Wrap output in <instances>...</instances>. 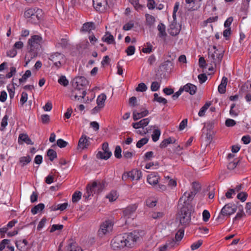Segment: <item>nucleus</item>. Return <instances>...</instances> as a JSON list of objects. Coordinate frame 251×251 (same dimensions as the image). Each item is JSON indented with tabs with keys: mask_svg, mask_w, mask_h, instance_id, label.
Here are the masks:
<instances>
[{
	"mask_svg": "<svg viewBox=\"0 0 251 251\" xmlns=\"http://www.w3.org/2000/svg\"><path fill=\"white\" fill-rule=\"evenodd\" d=\"M139 238V234L135 231L119 234L111 240V246L115 250L125 247L131 248L133 246Z\"/></svg>",
	"mask_w": 251,
	"mask_h": 251,
	"instance_id": "obj_1",
	"label": "nucleus"
},
{
	"mask_svg": "<svg viewBox=\"0 0 251 251\" xmlns=\"http://www.w3.org/2000/svg\"><path fill=\"white\" fill-rule=\"evenodd\" d=\"M42 41V38L38 35L32 36L28 40V51L25 54V66L27 65L32 58L36 57L38 55L41 47Z\"/></svg>",
	"mask_w": 251,
	"mask_h": 251,
	"instance_id": "obj_2",
	"label": "nucleus"
},
{
	"mask_svg": "<svg viewBox=\"0 0 251 251\" xmlns=\"http://www.w3.org/2000/svg\"><path fill=\"white\" fill-rule=\"evenodd\" d=\"M192 211L193 206L189 204L182 205L180 207L177 215V219L179 220L180 224L183 226L186 227L189 224Z\"/></svg>",
	"mask_w": 251,
	"mask_h": 251,
	"instance_id": "obj_3",
	"label": "nucleus"
},
{
	"mask_svg": "<svg viewBox=\"0 0 251 251\" xmlns=\"http://www.w3.org/2000/svg\"><path fill=\"white\" fill-rule=\"evenodd\" d=\"M104 187L103 182L100 181H93L89 183L86 186V192L84 195L85 199L89 200L91 199V196H93L95 194H98L102 191Z\"/></svg>",
	"mask_w": 251,
	"mask_h": 251,
	"instance_id": "obj_4",
	"label": "nucleus"
},
{
	"mask_svg": "<svg viewBox=\"0 0 251 251\" xmlns=\"http://www.w3.org/2000/svg\"><path fill=\"white\" fill-rule=\"evenodd\" d=\"M237 206L233 203L226 204L221 209L218 219L224 220L225 217H229L237 210Z\"/></svg>",
	"mask_w": 251,
	"mask_h": 251,
	"instance_id": "obj_5",
	"label": "nucleus"
},
{
	"mask_svg": "<svg viewBox=\"0 0 251 251\" xmlns=\"http://www.w3.org/2000/svg\"><path fill=\"white\" fill-rule=\"evenodd\" d=\"M86 94V90L74 88L71 92L70 97L72 100H79L81 98L80 101L85 103L89 100L88 97L85 98Z\"/></svg>",
	"mask_w": 251,
	"mask_h": 251,
	"instance_id": "obj_6",
	"label": "nucleus"
},
{
	"mask_svg": "<svg viewBox=\"0 0 251 251\" xmlns=\"http://www.w3.org/2000/svg\"><path fill=\"white\" fill-rule=\"evenodd\" d=\"M224 51H219L218 50H214L213 52L209 51L208 57L216 67L218 65H220L224 56Z\"/></svg>",
	"mask_w": 251,
	"mask_h": 251,
	"instance_id": "obj_7",
	"label": "nucleus"
},
{
	"mask_svg": "<svg viewBox=\"0 0 251 251\" xmlns=\"http://www.w3.org/2000/svg\"><path fill=\"white\" fill-rule=\"evenodd\" d=\"M113 223L111 220H106L100 226L98 230V234L99 237H103L105 235L112 231L113 229Z\"/></svg>",
	"mask_w": 251,
	"mask_h": 251,
	"instance_id": "obj_8",
	"label": "nucleus"
},
{
	"mask_svg": "<svg viewBox=\"0 0 251 251\" xmlns=\"http://www.w3.org/2000/svg\"><path fill=\"white\" fill-rule=\"evenodd\" d=\"M73 88L85 89V87L88 84V81L84 76H78L74 78L72 81Z\"/></svg>",
	"mask_w": 251,
	"mask_h": 251,
	"instance_id": "obj_9",
	"label": "nucleus"
},
{
	"mask_svg": "<svg viewBox=\"0 0 251 251\" xmlns=\"http://www.w3.org/2000/svg\"><path fill=\"white\" fill-rule=\"evenodd\" d=\"M102 149L103 152L106 153V156H103L102 151H99L96 155L97 158L100 159L107 160L112 155V152L109 151L108 143L107 142H104L103 143L102 145Z\"/></svg>",
	"mask_w": 251,
	"mask_h": 251,
	"instance_id": "obj_10",
	"label": "nucleus"
},
{
	"mask_svg": "<svg viewBox=\"0 0 251 251\" xmlns=\"http://www.w3.org/2000/svg\"><path fill=\"white\" fill-rule=\"evenodd\" d=\"M94 7L97 11L102 12L108 6L107 0H93Z\"/></svg>",
	"mask_w": 251,
	"mask_h": 251,
	"instance_id": "obj_11",
	"label": "nucleus"
},
{
	"mask_svg": "<svg viewBox=\"0 0 251 251\" xmlns=\"http://www.w3.org/2000/svg\"><path fill=\"white\" fill-rule=\"evenodd\" d=\"M194 197L191 195L190 193L185 192L183 195L179 199L178 201V205L181 204V202H183L182 205H186L187 204L192 205L191 201L193 200Z\"/></svg>",
	"mask_w": 251,
	"mask_h": 251,
	"instance_id": "obj_12",
	"label": "nucleus"
},
{
	"mask_svg": "<svg viewBox=\"0 0 251 251\" xmlns=\"http://www.w3.org/2000/svg\"><path fill=\"white\" fill-rule=\"evenodd\" d=\"M181 29V25L176 23V20L173 19L172 23L170 25V34L172 36L178 35Z\"/></svg>",
	"mask_w": 251,
	"mask_h": 251,
	"instance_id": "obj_13",
	"label": "nucleus"
},
{
	"mask_svg": "<svg viewBox=\"0 0 251 251\" xmlns=\"http://www.w3.org/2000/svg\"><path fill=\"white\" fill-rule=\"evenodd\" d=\"M159 176L157 173L153 172L148 175L147 177V181L149 184L154 187L158 182Z\"/></svg>",
	"mask_w": 251,
	"mask_h": 251,
	"instance_id": "obj_14",
	"label": "nucleus"
},
{
	"mask_svg": "<svg viewBox=\"0 0 251 251\" xmlns=\"http://www.w3.org/2000/svg\"><path fill=\"white\" fill-rule=\"evenodd\" d=\"M89 139L86 135H82L79 140L78 147L83 150L87 149L90 145Z\"/></svg>",
	"mask_w": 251,
	"mask_h": 251,
	"instance_id": "obj_15",
	"label": "nucleus"
},
{
	"mask_svg": "<svg viewBox=\"0 0 251 251\" xmlns=\"http://www.w3.org/2000/svg\"><path fill=\"white\" fill-rule=\"evenodd\" d=\"M42 17V10L37 9L29 21L32 24H37L39 23Z\"/></svg>",
	"mask_w": 251,
	"mask_h": 251,
	"instance_id": "obj_16",
	"label": "nucleus"
},
{
	"mask_svg": "<svg viewBox=\"0 0 251 251\" xmlns=\"http://www.w3.org/2000/svg\"><path fill=\"white\" fill-rule=\"evenodd\" d=\"M181 88L182 89L183 91H185L188 92L191 95L195 94L197 89L196 85L189 83L186 84L183 87H181Z\"/></svg>",
	"mask_w": 251,
	"mask_h": 251,
	"instance_id": "obj_17",
	"label": "nucleus"
},
{
	"mask_svg": "<svg viewBox=\"0 0 251 251\" xmlns=\"http://www.w3.org/2000/svg\"><path fill=\"white\" fill-rule=\"evenodd\" d=\"M137 208V205L136 204L129 205L123 211L124 216L129 218L131 215L135 212Z\"/></svg>",
	"mask_w": 251,
	"mask_h": 251,
	"instance_id": "obj_18",
	"label": "nucleus"
},
{
	"mask_svg": "<svg viewBox=\"0 0 251 251\" xmlns=\"http://www.w3.org/2000/svg\"><path fill=\"white\" fill-rule=\"evenodd\" d=\"M150 120L149 118H145L140 120L139 122L133 123L132 126L133 128L138 129L141 127L144 128L149 123Z\"/></svg>",
	"mask_w": 251,
	"mask_h": 251,
	"instance_id": "obj_19",
	"label": "nucleus"
},
{
	"mask_svg": "<svg viewBox=\"0 0 251 251\" xmlns=\"http://www.w3.org/2000/svg\"><path fill=\"white\" fill-rule=\"evenodd\" d=\"M102 40L108 44H115L116 43L113 36L108 31L105 32V35L102 38Z\"/></svg>",
	"mask_w": 251,
	"mask_h": 251,
	"instance_id": "obj_20",
	"label": "nucleus"
},
{
	"mask_svg": "<svg viewBox=\"0 0 251 251\" xmlns=\"http://www.w3.org/2000/svg\"><path fill=\"white\" fill-rule=\"evenodd\" d=\"M129 178L133 180H139L142 177V173L140 171L138 170H133L129 172Z\"/></svg>",
	"mask_w": 251,
	"mask_h": 251,
	"instance_id": "obj_21",
	"label": "nucleus"
},
{
	"mask_svg": "<svg viewBox=\"0 0 251 251\" xmlns=\"http://www.w3.org/2000/svg\"><path fill=\"white\" fill-rule=\"evenodd\" d=\"M227 83V78L226 76H224L222 78L221 82L218 86V92L220 94H225L226 91V86Z\"/></svg>",
	"mask_w": 251,
	"mask_h": 251,
	"instance_id": "obj_22",
	"label": "nucleus"
},
{
	"mask_svg": "<svg viewBox=\"0 0 251 251\" xmlns=\"http://www.w3.org/2000/svg\"><path fill=\"white\" fill-rule=\"evenodd\" d=\"M157 29L159 31L158 36L160 38L165 39L167 35L166 32V26L163 23H160L157 26Z\"/></svg>",
	"mask_w": 251,
	"mask_h": 251,
	"instance_id": "obj_23",
	"label": "nucleus"
},
{
	"mask_svg": "<svg viewBox=\"0 0 251 251\" xmlns=\"http://www.w3.org/2000/svg\"><path fill=\"white\" fill-rule=\"evenodd\" d=\"M149 114V111L145 110L141 112H137L136 110L133 111V119L134 121H137L142 117H145Z\"/></svg>",
	"mask_w": 251,
	"mask_h": 251,
	"instance_id": "obj_24",
	"label": "nucleus"
},
{
	"mask_svg": "<svg viewBox=\"0 0 251 251\" xmlns=\"http://www.w3.org/2000/svg\"><path fill=\"white\" fill-rule=\"evenodd\" d=\"M164 71L170 72L173 69V63L170 60H167L163 62L160 67Z\"/></svg>",
	"mask_w": 251,
	"mask_h": 251,
	"instance_id": "obj_25",
	"label": "nucleus"
},
{
	"mask_svg": "<svg viewBox=\"0 0 251 251\" xmlns=\"http://www.w3.org/2000/svg\"><path fill=\"white\" fill-rule=\"evenodd\" d=\"M95 28V24L93 22H87L84 23L81 28V30L84 32H90L92 29Z\"/></svg>",
	"mask_w": 251,
	"mask_h": 251,
	"instance_id": "obj_26",
	"label": "nucleus"
},
{
	"mask_svg": "<svg viewBox=\"0 0 251 251\" xmlns=\"http://www.w3.org/2000/svg\"><path fill=\"white\" fill-rule=\"evenodd\" d=\"M27 244L28 242L26 239H24L22 241L21 240L17 241L15 242L16 247L21 251H23Z\"/></svg>",
	"mask_w": 251,
	"mask_h": 251,
	"instance_id": "obj_27",
	"label": "nucleus"
},
{
	"mask_svg": "<svg viewBox=\"0 0 251 251\" xmlns=\"http://www.w3.org/2000/svg\"><path fill=\"white\" fill-rule=\"evenodd\" d=\"M176 142V139H173L171 137L168 138L167 139H165L163 140L160 144V148H166L169 144L172 143H175Z\"/></svg>",
	"mask_w": 251,
	"mask_h": 251,
	"instance_id": "obj_28",
	"label": "nucleus"
},
{
	"mask_svg": "<svg viewBox=\"0 0 251 251\" xmlns=\"http://www.w3.org/2000/svg\"><path fill=\"white\" fill-rule=\"evenodd\" d=\"M67 251H82V250L75 242L69 244L67 247Z\"/></svg>",
	"mask_w": 251,
	"mask_h": 251,
	"instance_id": "obj_29",
	"label": "nucleus"
},
{
	"mask_svg": "<svg viewBox=\"0 0 251 251\" xmlns=\"http://www.w3.org/2000/svg\"><path fill=\"white\" fill-rule=\"evenodd\" d=\"M22 140L27 145H33V142L29 138L27 134H20L19 136L18 140Z\"/></svg>",
	"mask_w": 251,
	"mask_h": 251,
	"instance_id": "obj_30",
	"label": "nucleus"
},
{
	"mask_svg": "<svg viewBox=\"0 0 251 251\" xmlns=\"http://www.w3.org/2000/svg\"><path fill=\"white\" fill-rule=\"evenodd\" d=\"M45 208L44 204L42 203H39L38 204L34 206L31 210V213L35 215L38 212L42 211Z\"/></svg>",
	"mask_w": 251,
	"mask_h": 251,
	"instance_id": "obj_31",
	"label": "nucleus"
},
{
	"mask_svg": "<svg viewBox=\"0 0 251 251\" xmlns=\"http://www.w3.org/2000/svg\"><path fill=\"white\" fill-rule=\"evenodd\" d=\"M64 58V55L58 52H55L50 55L49 59L54 62V60H62Z\"/></svg>",
	"mask_w": 251,
	"mask_h": 251,
	"instance_id": "obj_32",
	"label": "nucleus"
},
{
	"mask_svg": "<svg viewBox=\"0 0 251 251\" xmlns=\"http://www.w3.org/2000/svg\"><path fill=\"white\" fill-rule=\"evenodd\" d=\"M106 99V96L104 94H101L100 96H99L97 100V103L98 105V106H100L103 107Z\"/></svg>",
	"mask_w": 251,
	"mask_h": 251,
	"instance_id": "obj_33",
	"label": "nucleus"
},
{
	"mask_svg": "<svg viewBox=\"0 0 251 251\" xmlns=\"http://www.w3.org/2000/svg\"><path fill=\"white\" fill-rule=\"evenodd\" d=\"M211 102H206L204 105L201 108L199 112L198 115L200 117H202L205 115V113L208 108L210 106Z\"/></svg>",
	"mask_w": 251,
	"mask_h": 251,
	"instance_id": "obj_34",
	"label": "nucleus"
},
{
	"mask_svg": "<svg viewBox=\"0 0 251 251\" xmlns=\"http://www.w3.org/2000/svg\"><path fill=\"white\" fill-rule=\"evenodd\" d=\"M31 75V72L30 70H26L22 78L19 79V82L20 84L25 82L27 78L29 77Z\"/></svg>",
	"mask_w": 251,
	"mask_h": 251,
	"instance_id": "obj_35",
	"label": "nucleus"
},
{
	"mask_svg": "<svg viewBox=\"0 0 251 251\" xmlns=\"http://www.w3.org/2000/svg\"><path fill=\"white\" fill-rule=\"evenodd\" d=\"M47 155L49 157V159L52 161L55 158L57 157L56 152L52 149H49L47 151Z\"/></svg>",
	"mask_w": 251,
	"mask_h": 251,
	"instance_id": "obj_36",
	"label": "nucleus"
},
{
	"mask_svg": "<svg viewBox=\"0 0 251 251\" xmlns=\"http://www.w3.org/2000/svg\"><path fill=\"white\" fill-rule=\"evenodd\" d=\"M184 230L180 229L176 234L175 241L176 243L179 242L184 236Z\"/></svg>",
	"mask_w": 251,
	"mask_h": 251,
	"instance_id": "obj_37",
	"label": "nucleus"
},
{
	"mask_svg": "<svg viewBox=\"0 0 251 251\" xmlns=\"http://www.w3.org/2000/svg\"><path fill=\"white\" fill-rule=\"evenodd\" d=\"M81 192L80 191L75 192L72 196V201L74 203L77 202L81 198Z\"/></svg>",
	"mask_w": 251,
	"mask_h": 251,
	"instance_id": "obj_38",
	"label": "nucleus"
},
{
	"mask_svg": "<svg viewBox=\"0 0 251 251\" xmlns=\"http://www.w3.org/2000/svg\"><path fill=\"white\" fill-rule=\"evenodd\" d=\"M37 9L33 8H29L26 10L24 13V16L26 18H29V19L33 15L34 13H35V11Z\"/></svg>",
	"mask_w": 251,
	"mask_h": 251,
	"instance_id": "obj_39",
	"label": "nucleus"
},
{
	"mask_svg": "<svg viewBox=\"0 0 251 251\" xmlns=\"http://www.w3.org/2000/svg\"><path fill=\"white\" fill-rule=\"evenodd\" d=\"M31 160L30 157L29 155L26 156H23L20 158L19 161L21 163H22V166H24L26 164L29 163Z\"/></svg>",
	"mask_w": 251,
	"mask_h": 251,
	"instance_id": "obj_40",
	"label": "nucleus"
},
{
	"mask_svg": "<svg viewBox=\"0 0 251 251\" xmlns=\"http://www.w3.org/2000/svg\"><path fill=\"white\" fill-rule=\"evenodd\" d=\"M161 132L159 129H155L151 135L153 141L156 142L158 140L160 136Z\"/></svg>",
	"mask_w": 251,
	"mask_h": 251,
	"instance_id": "obj_41",
	"label": "nucleus"
},
{
	"mask_svg": "<svg viewBox=\"0 0 251 251\" xmlns=\"http://www.w3.org/2000/svg\"><path fill=\"white\" fill-rule=\"evenodd\" d=\"M58 82L63 86H67L69 84V81L64 75H61L58 80Z\"/></svg>",
	"mask_w": 251,
	"mask_h": 251,
	"instance_id": "obj_42",
	"label": "nucleus"
},
{
	"mask_svg": "<svg viewBox=\"0 0 251 251\" xmlns=\"http://www.w3.org/2000/svg\"><path fill=\"white\" fill-rule=\"evenodd\" d=\"M149 141V138L145 137L142 138L140 140H139L136 144V147L138 148H141L144 145L146 144Z\"/></svg>",
	"mask_w": 251,
	"mask_h": 251,
	"instance_id": "obj_43",
	"label": "nucleus"
},
{
	"mask_svg": "<svg viewBox=\"0 0 251 251\" xmlns=\"http://www.w3.org/2000/svg\"><path fill=\"white\" fill-rule=\"evenodd\" d=\"M146 17L148 25L150 26L152 25L155 21V18L153 16L149 14H147Z\"/></svg>",
	"mask_w": 251,
	"mask_h": 251,
	"instance_id": "obj_44",
	"label": "nucleus"
},
{
	"mask_svg": "<svg viewBox=\"0 0 251 251\" xmlns=\"http://www.w3.org/2000/svg\"><path fill=\"white\" fill-rule=\"evenodd\" d=\"M135 90L137 92H145L147 90V86L144 83H140Z\"/></svg>",
	"mask_w": 251,
	"mask_h": 251,
	"instance_id": "obj_45",
	"label": "nucleus"
},
{
	"mask_svg": "<svg viewBox=\"0 0 251 251\" xmlns=\"http://www.w3.org/2000/svg\"><path fill=\"white\" fill-rule=\"evenodd\" d=\"M247 193L243 192L239 193L237 196V199L240 200L242 202L245 201L247 200Z\"/></svg>",
	"mask_w": 251,
	"mask_h": 251,
	"instance_id": "obj_46",
	"label": "nucleus"
},
{
	"mask_svg": "<svg viewBox=\"0 0 251 251\" xmlns=\"http://www.w3.org/2000/svg\"><path fill=\"white\" fill-rule=\"evenodd\" d=\"M122 149L119 146H117L114 151V155L116 158L120 159L122 157Z\"/></svg>",
	"mask_w": 251,
	"mask_h": 251,
	"instance_id": "obj_47",
	"label": "nucleus"
},
{
	"mask_svg": "<svg viewBox=\"0 0 251 251\" xmlns=\"http://www.w3.org/2000/svg\"><path fill=\"white\" fill-rule=\"evenodd\" d=\"M106 198L109 200L110 201H115L117 198L116 192L111 191V193L106 196Z\"/></svg>",
	"mask_w": 251,
	"mask_h": 251,
	"instance_id": "obj_48",
	"label": "nucleus"
},
{
	"mask_svg": "<svg viewBox=\"0 0 251 251\" xmlns=\"http://www.w3.org/2000/svg\"><path fill=\"white\" fill-rule=\"evenodd\" d=\"M27 100V94L25 92H23L20 99V103L23 106Z\"/></svg>",
	"mask_w": 251,
	"mask_h": 251,
	"instance_id": "obj_49",
	"label": "nucleus"
},
{
	"mask_svg": "<svg viewBox=\"0 0 251 251\" xmlns=\"http://www.w3.org/2000/svg\"><path fill=\"white\" fill-rule=\"evenodd\" d=\"M238 162L239 161L236 160H234L233 161L229 162L227 166V169L230 170H233L236 167Z\"/></svg>",
	"mask_w": 251,
	"mask_h": 251,
	"instance_id": "obj_50",
	"label": "nucleus"
},
{
	"mask_svg": "<svg viewBox=\"0 0 251 251\" xmlns=\"http://www.w3.org/2000/svg\"><path fill=\"white\" fill-rule=\"evenodd\" d=\"M41 121L44 124H48L50 121V117L48 114H43L41 116Z\"/></svg>",
	"mask_w": 251,
	"mask_h": 251,
	"instance_id": "obj_51",
	"label": "nucleus"
},
{
	"mask_svg": "<svg viewBox=\"0 0 251 251\" xmlns=\"http://www.w3.org/2000/svg\"><path fill=\"white\" fill-rule=\"evenodd\" d=\"M165 244L168 245V247L169 249L175 247L176 245H178V244L176 243V241H175L174 238L168 239Z\"/></svg>",
	"mask_w": 251,
	"mask_h": 251,
	"instance_id": "obj_52",
	"label": "nucleus"
},
{
	"mask_svg": "<svg viewBox=\"0 0 251 251\" xmlns=\"http://www.w3.org/2000/svg\"><path fill=\"white\" fill-rule=\"evenodd\" d=\"M160 88V84L157 81H153L151 83V89L152 91L155 92L157 91Z\"/></svg>",
	"mask_w": 251,
	"mask_h": 251,
	"instance_id": "obj_53",
	"label": "nucleus"
},
{
	"mask_svg": "<svg viewBox=\"0 0 251 251\" xmlns=\"http://www.w3.org/2000/svg\"><path fill=\"white\" fill-rule=\"evenodd\" d=\"M57 143V145L59 147H60L61 148H65L68 144V142H67L66 141L63 140L62 139H58L57 140V143Z\"/></svg>",
	"mask_w": 251,
	"mask_h": 251,
	"instance_id": "obj_54",
	"label": "nucleus"
},
{
	"mask_svg": "<svg viewBox=\"0 0 251 251\" xmlns=\"http://www.w3.org/2000/svg\"><path fill=\"white\" fill-rule=\"evenodd\" d=\"M134 26V23L133 21H130L129 22L126 24L123 27L124 30L127 31L130 30Z\"/></svg>",
	"mask_w": 251,
	"mask_h": 251,
	"instance_id": "obj_55",
	"label": "nucleus"
},
{
	"mask_svg": "<svg viewBox=\"0 0 251 251\" xmlns=\"http://www.w3.org/2000/svg\"><path fill=\"white\" fill-rule=\"evenodd\" d=\"M146 205L149 207H153L156 204V201L152 200L151 199H149L146 201Z\"/></svg>",
	"mask_w": 251,
	"mask_h": 251,
	"instance_id": "obj_56",
	"label": "nucleus"
},
{
	"mask_svg": "<svg viewBox=\"0 0 251 251\" xmlns=\"http://www.w3.org/2000/svg\"><path fill=\"white\" fill-rule=\"evenodd\" d=\"M134 7L136 10L140 9L142 6L139 3V0H128Z\"/></svg>",
	"mask_w": 251,
	"mask_h": 251,
	"instance_id": "obj_57",
	"label": "nucleus"
},
{
	"mask_svg": "<svg viewBox=\"0 0 251 251\" xmlns=\"http://www.w3.org/2000/svg\"><path fill=\"white\" fill-rule=\"evenodd\" d=\"M179 6V2L178 1L176 2L175 3V6L174 7L173 13V18L175 20H176V13L178 9Z\"/></svg>",
	"mask_w": 251,
	"mask_h": 251,
	"instance_id": "obj_58",
	"label": "nucleus"
},
{
	"mask_svg": "<svg viewBox=\"0 0 251 251\" xmlns=\"http://www.w3.org/2000/svg\"><path fill=\"white\" fill-rule=\"evenodd\" d=\"M135 50V47L133 46H130L126 50V52L127 55H132L134 53Z\"/></svg>",
	"mask_w": 251,
	"mask_h": 251,
	"instance_id": "obj_59",
	"label": "nucleus"
},
{
	"mask_svg": "<svg viewBox=\"0 0 251 251\" xmlns=\"http://www.w3.org/2000/svg\"><path fill=\"white\" fill-rule=\"evenodd\" d=\"M236 121L231 119H227L226 120L225 125L227 127H232L236 125Z\"/></svg>",
	"mask_w": 251,
	"mask_h": 251,
	"instance_id": "obj_60",
	"label": "nucleus"
},
{
	"mask_svg": "<svg viewBox=\"0 0 251 251\" xmlns=\"http://www.w3.org/2000/svg\"><path fill=\"white\" fill-rule=\"evenodd\" d=\"M202 244V240H199L196 242L194 243L191 246L192 250H195L198 249Z\"/></svg>",
	"mask_w": 251,
	"mask_h": 251,
	"instance_id": "obj_61",
	"label": "nucleus"
},
{
	"mask_svg": "<svg viewBox=\"0 0 251 251\" xmlns=\"http://www.w3.org/2000/svg\"><path fill=\"white\" fill-rule=\"evenodd\" d=\"M147 47L144 48L142 49V51L144 53H150L152 51V46L151 45L150 43H147Z\"/></svg>",
	"mask_w": 251,
	"mask_h": 251,
	"instance_id": "obj_62",
	"label": "nucleus"
},
{
	"mask_svg": "<svg viewBox=\"0 0 251 251\" xmlns=\"http://www.w3.org/2000/svg\"><path fill=\"white\" fill-rule=\"evenodd\" d=\"M198 77L201 84L205 82L207 79V76L205 74H200Z\"/></svg>",
	"mask_w": 251,
	"mask_h": 251,
	"instance_id": "obj_63",
	"label": "nucleus"
},
{
	"mask_svg": "<svg viewBox=\"0 0 251 251\" xmlns=\"http://www.w3.org/2000/svg\"><path fill=\"white\" fill-rule=\"evenodd\" d=\"M137 100L135 97H132L129 99V104L130 106L134 107L137 105Z\"/></svg>",
	"mask_w": 251,
	"mask_h": 251,
	"instance_id": "obj_64",
	"label": "nucleus"
}]
</instances>
